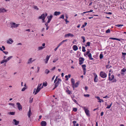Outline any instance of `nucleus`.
<instances>
[{"mask_svg": "<svg viewBox=\"0 0 126 126\" xmlns=\"http://www.w3.org/2000/svg\"><path fill=\"white\" fill-rule=\"evenodd\" d=\"M109 80L111 81L112 82H115L116 81V79L115 78L114 76L113 75H110V73H109Z\"/></svg>", "mask_w": 126, "mask_h": 126, "instance_id": "obj_1", "label": "nucleus"}, {"mask_svg": "<svg viewBox=\"0 0 126 126\" xmlns=\"http://www.w3.org/2000/svg\"><path fill=\"white\" fill-rule=\"evenodd\" d=\"M10 24L11 27L12 28H16L18 27L20 25L19 24H16L13 22H10Z\"/></svg>", "mask_w": 126, "mask_h": 126, "instance_id": "obj_2", "label": "nucleus"}, {"mask_svg": "<svg viewBox=\"0 0 126 126\" xmlns=\"http://www.w3.org/2000/svg\"><path fill=\"white\" fill-rule=\"evenodd\" d=\"M43 88V86H42L41 88H39L37 87V88L35 92V91L36 90V89L34 88V91L33 93H34V94L35 95L37 93H38L40 90L42 89Z\"/></svg>", "mask_w": 126, "mask_h": 126, "instance_id": "obj_3", "label": "nucleus"}, {"mask_svg": "<svg viewBox=\"0 0 126 126\" xmlns=\"http://www.w3.org/2000/svg\"><path fill=\"white\" fill-rule=\"evenodd\" d=\"M100 76L103 78H105L107 76L106 73L103 71H101L100 72Z\"/></svg>", "mask_w": 126, "mask_h": 126, "instance_id": "obj_4", "label": "nucleus"}, {"mask_svg": "<svg viewBox=\"0 0 126 126\" xmlns=\"http://www.w3.org/2000/svg\"><path fill=\"white\" fill-rule=\"evenodd\" d=\"M35 60V59H33L32 58H30L28 59L27 63L28 64H31Z\"/></svg>", "mask_w": 126, "mask_h": 126, "instance_id": "obj_5", "label": "nucleus"}, {"mask_svg": "<svg viewBox=\"0 0 126 126\" xmlns=\"http://www.w3.org/2000/svg\"><path fill=\"white\" fill-rule=\"evenodd\" d=\"M47 16V13H45V14H43L41 16L38 17V18L42 19H45Z\"/></svg>", "mask_w": 126, "mask_h": 126, "instance_id": "obj_6", "label": "nucleus"}, {"mask_svg": "<svg viewBox=\"0 0 126 126\" xmlns=\"http://www.w3.org/2000/svg\"><path fill=\"white\" fill-rule=\"evenodd\" d=\"M18 109L19 111H21L22 110V107L20 103L19 102H17L16 103Z\"/></svg>", "mask_w": 126, "mask_h": 126, "instance_id": "obj_7", "label": "nucleus"}, {"mask_svg": "<svg viewBox=\"0 0 126 126\" xmlns=\"http://www.w3.org/2000/svg\"><path fill=\"white\" fill-rule=\"evenodd\" d=\"M84 59L82 57H80L79 58V64L80 65L82 64L83 63Z\"/></svg>", "mask_w": 126, "mask_h": 126, "instance_id": "obj_8", "label": "nucleus"}, {"mask_svg": "<svg viewBox=\"0 0 126 126\" xmlns=\"http://www.w3.org/2000/svg\"><path fill=\"white\" fill-rule=\"evenodd\" d=\"M61 81V80L59 78L58 79L57 82L56 83L55 85V87L53 90L57 87L59 85L60 82Z\"/></svg>", "mask_w": 126, "mask_h": 126, "instance_id": "obj_9", "label": "nucleus"}, {"mask_svg": "<svg viewBox=\"0 0 126 126\" xmlns=\"http://www.w3.org/2000/svg\"><path fill=\"white\" fill-rule=\"evenodd\" d=\"M79 84V82L78 81L76 83H74L73 85H72V87L73 88H76L77 87Z\"/></svg>", "mask_w": 126, "mask_h": 126, "instance_id": "obj_10", "label": "nucleus"}, {"mask_svg": "<svg viewBox=\"0 0 126 126\" xmlns=\"http://www.w3.org/2000/svg\"><path fill=\"white\" fill-rule=\"evenodd\" d=\"M14 42L13 40L11 38H9L7 41V43L9 44H12Z\"/></svg>", "mask_w": 126, "mask_h": 126, "instance_id": "obj_11", "label": "nucleus"}, {"mask_svg": "<svg viewBox=\"0 0 126 126\" xmlns=\"http://www.w3.org/2000/svg\"><path fill=\"white\" fill-rule=\"evenodd\" d=\"M82 68L83 69V71H84V73L83 74L84 75H85L86 73V66L85 64L82 65Z\"/></svg>", "mask_w": 126, "mask_h": 126, "instance_id": "obj_12", "label": "nucleus"}, {"mask_svg": "<svg viewBox=\"0 0 126 126\" xmlns=\"http://www.w3.org/2000/svg\"><path fill=\"white\" fill-rule=\"evenodd\" d=\"M69 36L72 37L74 36V35L73 34L70 33L67 34L65 35V37H68Z\"/></svg>", "mask_w": 126, "mask_h": 126, "instance_id": "obj_13", "label": "nucleus"}, {"mask_svg": "<svg viewBox=\"0 0 126 126\" xmlns=\"http://www.w3.org/2000/svg\"><path fill=\"white\" fill-rule=\"evenodd\" d=\"M32 112L30 108L29 111L27 113V115L28 117L30 118V116L32 115Z\"/></svg>", "mask_w": 126, "mask_h": 126, "instance_id": "obj_14", "label": "nucleus"}, {"mask_svg": "<svg viewBox=\"0 0 126 126\" xmlns=\"http://www.w3.org/2000/svg\"><path fill=\"white\" fill-rule=\"evenodd\" d=\"M50 56V55L49 56L47 55L46 56V59L44 60V61L46 63H47L48 61Z\"/></svg>", "mask_w": 126, "mask_h": 126, "instance_id": "obj_15", "label": "nucleus"}, {"mask_svg": "<svg viewBox=\"0 0 126 126\" xmlns=\"http://www.w3.org/2000/svg\"><path fill=\"white\" fill-rule=\"evenodd\" d=\"M94 81L95 82H97L98 81L97 76L95 73L94 74Z\"/></svg>", "mask_w": 126, "mask_h": 126, "instance_id": "obj_16", "label": "nucleus"}, {"mask_svg": "<svg viewBox=\"0 0 126 126\" xmlns=\"http://www.w3.org/2000/svg\"><path fill=\"white\" fill-rule=\"evenodd\" d=\"M89 52L87 51V55H88L89 59L91 60H93V58L92 57V55L91 53H89Z\"/></svg>", "mask_w": 126, "mask_h": 126, "instance_id": "obj_17", "label": "nucleus"}, {"mask_svg": "<svg viewBox=\"0 0 126 126\" xmlns=\"http://www.w3.org/2000/svg\"><path fill=\"white\" fill-rule=\"evenodd\" d=\"M126 71V68H124L121 70V74L123 75L124 76L125 75L124 72Z\"/></svg>", "mask_w": 126, "mask_h": 126, "instance_id": "obj_18", "label": "nucleus"}, {"mask_svg": "<svg viewBox=\"0 0 126 126\" xmlns=\"http://www.w3.org/2000/svg\"><path fill=\"white\" fill-rule=\"evenodd\" d=\"M53 17V16L52 15L50 16H47V18L48 19V20L47 21V23H49L50 21L52 18Z\"/></svg>", "mask_w": 126, "mask_h": 126, "instance_id": "obj_19", "label": "nucleus"}, {"mask_svg": "<svg viewBox=\"0 0 126 126\" xmlns=\"http://www.w3.org/2000/svg\"><path fill=\"white\" fill-rule=\"evenodd\" d=\"M13 122L14 123H13L15 125H17L18 124L19 122L18 121H16L15 119H14L13 120Z\"/></svg>", "mask_w": 126, "mask_h": 126, "instance_id": "obj_20", "label": "nucleus"}, {"mask_svg": "<svg viewBox=\"0 0 126 126\" xmlns=\"http://www.w3.org/2000/svg\"><path fill=\"white\" fill-rule=\"evenodd\" d=\"M47 125V123L45 121H42L41 123V125L42 126H46Z\"/></svg>", "mask_w": 126, "mask_h": 126, "instance_id": "obj_21", "label": "nucleus"}, {"mask_svg": "<svg viewBox=\"0 0 126 126\" xmlns=\"http://www.w3.org/2000/svg\"><path fill=\"white\" fill-rule=\"evenodd\" d=\"M61 14V13L60 12L55 11L54 12V15L55 16H57Z\"/></svg>", "mask_w": 126, "mask_h": 126, "instance_id": "obj_22", "label": "nucleus"}, {"mask_svg": "<svg viewBox=\"0 0 126 126\" xmlns=\"http://www.w3.org/2000/svg\"><path fill=\"white\" fill-rule=\"evenodd\" d=\"M73 48L74 50V51H76L78 49L77 46L75 45H74L73 46Z\"/></svg>", "mask_w": 126, "mask_h": 126, "instance_id": "obj_23", "label": "nucleus"}, {"mask_svg": "<svg viewBox=\"0 0 126 126\" xmlns=\"http://www.w3.org/2000/svg\"><path fill=\"white\" fill-rule=\"evenodd\" d=\"M6 12V10L4 8H0V13L1 12L4 13Z\"/></svg>", "mask_w": 126, "mask_h": 126, "instance_id": "obj_24", "label": "nucleus"}, {"mask_svg": "<svg viewBox=\"0 0 126 126\" xmlns=\"http://www.w3.org/2000/svg\"><path fill=\"white\" fill-rule=\"evenodd\" d=\"M109 39H112L113 40H116L119 41H120V39L118 38H116L114 37H110Z\"/></svg>", "mask_w": 126, "mask_h": 126, "instance_id": "obj_25", "label": "nucleus"}, {"mask_svg": "<svg viewBox=\"0 0 126 126\" xmlns=\"http://www.w3.org/2000/svg\"><path fill=\"white\" fill-rule=\"evenodd\" d=\"M45 48V47H43L42 46L39 47L38 48V50H42Z\"/></svg>", "mask_w": 126, "mask_h": 126, "instance_id": "obj_26", "label": "nucleus"}, {"mask_svg": "<svg viewBox=\"0 0 126 126\" xmlns=\"http://www.w3.org/2000/svg\"><path fill=\"white\" fill-rule=\"evenodd\" d=\"M7 62V61L6 60V59H4L3 60L0 62V63L1 64L4 63H6Z\"/></svg>", "mask_w": 126, "mask_h": 126, "instance_id": "obj_27", "label": "nucleus"}, {"mask_svg": "<svg viewBox=\"0 0 126 126\" xmlns=\"http://www.w3.org/2000/svg\"><path fill=\"white\" fill-rule=\"evenodd\" d=\"M112 103H111V104H110V105H107V106L106 107V109H109L111 107V106H112Z\"/></svg>", "mask_w": 126, "mask_h": 126, "instance_id": "obj_28", "label": "nucleus"}, {"mask_svg": "<svg viewBox=\"0 0 126 126\" xmlns=\"http://www.w3.org/2000/svg\"><path fill=\"white\" fill-rule=\"evenodd\" d=\"M13 58V56H11L8 57L6 59H5L7 61V62L9 61L10 59H11Z\"/></svg>", "mask_w": 126, "mask_h": 126, "instance_id": "obj_29", "label": "nucleus"}, {"mask_svg": "<svg viewBox=\"0 0 126 126\" xmlns=\"http://www.w3.org/2000/svg\"><path fill=\"white\" fill-rule=\"evenodd\" d=\"M71 82L72 83V85H73L75 83V80L73 78L72 79H71Z\"/></svg>", "mask_w": 126, "mask_h": 126, "instance_id": "obj_30", "label": "nucleus"}, {"mask_svg": "<svg viewBox=\"0 0 126 126\" xmlns=\"http://www.w3.org/2000/svg\"><path fill=\"white\" fill-rule=\"evenodd\" d=\"M67 41V39L63 40V41H62L61 42L59 43L61 45H62L64 43V42H65Z\"/></svg>", "mask_w": 126, "mask_h": 126, "instance_id": "obj_31", "label": "nucleus"}, {"mask_svg": "<svg viewBox=\"0 0 126 126\" xmlns=\"http://www.w3.org/2000/svg\"><path fill=\"white\" fill-rule=\"evenodd\" d=\"M66 92L67 93L69 94H72L71 91H70L68 89L67 90H66Z\"/></svg>", "mask_w": 126, "mask_h": 126, "instance_id": "obj_32", "label": "nucleus"}, {"mask_svg": "<svg viewBox=\"0 0 126 126\" xmlns=\"http://www.w3.org/2000/svg\"><path fill=\"white\" fill-rule=\"evenodd\" d=\"M47 83L46 82H44L43 84V86H44V87H46L47 86Z\"/></svg>", "mask_w": 126, "mask_h": 126, "instance_id": "obj_33", "label": "nucleus"}, {"mask_svg": "<svg viewBox=\"0 0 126 126\" xmlns=\"http://www.w3.org/2000/svg\"><path fill=\"white\" fill-rule=\"evenodd\" d=\"M115 26H117L118 27H121L123 26V24H118L116 25Z\"/></svg>", "mask_w": 126, "mask_h": 126, "instance_id": "obj_34", "label": "nucleus"}, {"mask_svg": "<svg viewBox=\"0 0 126 126\" xmlns=\"http://www.w3.org/2000/svg\"><path fill=\"white\" fill-rule=\"evenodd\" d=\"M49 72V71L47 69H46L45 70V73L47 74H48Z\"/></svg>", "mask_w": 126, "mask_h": 126, "instance_id": "obj_35", "label": "nucleus"}, {"mask_svg": "<svg viewBox=\"0 0 126 126\" xmlns=\"http://www.w3.org/2000/svg\"><path fill=\"white\" fill-rule=\"evenodd\" d=\"M90 116V114L89 111L87 110V116Z\"/></svg>", "mask_w": 126, "mask_h": 126, "instance_id": "obj_36", "label": "nucleus"}, {"mask_svg": "<svg viewBox=\"0 0 126 126\" xmlns=\"http://www.w3.org/2000/svg\"><path fill=\"white\" fill-rule=\"evenodd\" d=\"M110 30L109 29H108L106 31V33H110Z\"/></svg>", "mask_w": 126, "mask_h": 126, "instance_id": "obj_37", "label": "nucleus"}, {"mask_svg": "<svg viewBox=\"0 0 126 126\" xmlns=\"http://www.w3.org/2000/svg\"><path fill=\"white\" fill-rule=\"evenodd\" d=\"M86 51L85 49V47L84 46L82 47V51L83 52H85Z\"/></svg>", "mask_w": 126, "mask_h": 126, "instance_id": "obj_38", "label": "nucleus"}, {"mask_svg": "<svg viewBox=\"0 0 126 126\" xmlns=\"http://www.w3.org/2000/svg\"><path fill=\"white\" fill-rule=\"evenodd\" d=\"M122 54L123 56L124 57V58H125V56L126 55V53L122 52Z\"/></svg>", "mask_w": 126, "mask_h": 126, "instance_id": "obj_39", "label": "nucleus"}, {"mask_svg": "<svg viewBox=\"0 0 126 126\" xmlns=\"http://www.w3.org/2000/svg\"><path fill=\"white\" fill-rule=\"evenodd\" d=\"M64 15H61L60 17V18H62L63 19H64Z\"/></svg>", "mask_w": 126, "mask_h": 126, "instance_id": "obj_40", "label": "nucleus"}, {"mask_svg": "<svg viewBox=\"0 0 126 126\" xmlns=\"http://www.w3.org/2000/svg\"><path fill=\"white\" fill-rule=\"evenodd\" d=\"M81 38L83 39V41H82L83 43H84L85 41V37L84 36H82L81 37Z\"/></svg>", "mask_w": 126, "mask_h": 126, "instance_id": "obj_41", "label": "nucleus"}, {"mask_svg": "<svg viewBox=\"0 0 126 126\" xmlns=\"http://www.w3.org/2000/svg\"><path fill=\"white\" fill-rule=\"evenodd\" d=\"M103 56L102 54H100L99 55V57L100 59H101L103 58Z\"/></svg>", "mask_w": 126, "mask_h": 126, "instance_id": "obj_42", "label": "nucleus"}, {"mask_svg": "<svg viewBox=\"0 0 126 126\" xmlns=\"http://www.w3.org/2000/svg\"><path fill=\"white\" fill-rule=\"evenodd\" d=\"M33 8L34 9H36L37 10H38L39 9L38 8L37 6H35L33 7Z\"/></svg>", "mask_w": 126, "mask_h": 126, "instance_id": "obj_43", "label": "nucleus"}, {"mask_svg": "<svg viewBox=\"0 0 126 126\" xmlns=\"http://www.w3.org/2000/svg\"><path fill=\"white\" fill-rule=\"evenodd\" d=\"M77 109L76 108H73V110L74 112H76L77 111Z\"/></svg>", "mask_w": 126, "mask_h": 126, "instance_id": "obj_44", "label": "nucleus"}, {"mask_svg": "<svg viewBox=\"0 0 126 126\" xmlns=\"http://www.w3.org/2000/svg\"><path fill=\"white\" fill-rule=\"evenodd\" d=\"M42 85V84L41 83L40 84H39L38 85L37 87L39 88H41V86Z\"/></svg>", "mask_w": 126, "mask_h": 126, "instance_id": "obj_45", "label": "nucleus"}, {"mask_svg": "<svg viewBox=\"0 0 126 126\" xmlns=\"http://www.w3.org/2000/svg\"><path fill=\"white\" fill-rule=\"evenodd\" d=\"M85 25H83L81 27V28H83L85 26H86L87 25V23L85 22Z\"/></svg>", "mask_w": 126, "mask_h": 126, "instance_id": "obj_46", "label": "nucleus"}, {"mask_svg": "<svg viewBox=\"0 0 126 126\" xmlns=\"http://www.w3.org/2000/svg\"><path fill=\"white\" fill-rule=\"evenodd\" d=\"M98 102L100 103H101L102 102H103L104 101L100 99L99 100V101H98Z\"/></svg>", "mask_w": 126, "mask_h": 126, "instance_id": "obj_47", "label": "nucleus"}, {"mask_svg": "<svg viewBox=\"0 0 126 126\" xmlns=\"http://www.w3.org/2000/svg\"><path fill=\"white\" fill-rule=\"evenodd\" d=\"M9 104L10 105H11L12 106L14 107L15 106V104L14 103H9Z\"/></svg>", "mask_w": 126, "mask_h": 126, "instance_id": "obj_48", "label": "nucleus"}, {"mask_svg": "<svg viewBox=\"0 0 126 126\" xmlns=\"http://www.w3.org/2000/svg\"><path fill=\"white\" fill-rule=\"evenodd\" d=\"M111 67L109 65H107L106 66V68H110Z\"/></svg>", "mask_w": 126, "mask_h": 126, "instance_id": "obj_49", "label": "nucleus"}, {"mask_svg": "<svg viewBox=\"0 0 126 126\" xmlns=\"http://www.w3.org/2000/svg\"><path fill=\"white\" fill-rule=\"evenodd\" d=\"M15 112H10V114L11 115H14Z\"/></svg>", "mask_w": 126, "mask_h": 126, "instance_id": "obj_50", "label": "nucleus"}, {"mask_svg": "<svg viewBox=\"0 0 126 126\" xmlns=\"http://www.w3.org/2000/svg\"><path fill=\"white\" fill-rule=\"evenodd\" d=\"M76 121H73V124L74 126L75 125V124L76 123Z\"/></svg>", "mask_w": 126, "mask_h": 126, "instance_id": "obj_51", "label": "nucleus"}, {"mask_svg": "<svg viewBox=\"0 0 126 126\" xmlns=\"http://www.w3.org/2000/svg\"><path fill=\"white\" fill-rule=\"evenodd\" d=\"M26 87H24L22 89L21 91H24L26 90Z\"/></svg>", "mask_w": 126, "mask_h": 126, "instance_id": "obj_52", "label": "nucleus"}, {"mask_svg": "<svg viewBox=\"0 0 126 126\" xmlns=\"http://www.w3.org/2000/svg\"><path fill=\"white\" fill-rule=\"evenodd\" d=\"M109 98V97L107 95H106L105 96L103 97V98Z\"/></svg>", "mask_w": 126, "mask_h": 126, "instance_id": "obj_53", "label": "nucleus"}, {"mask_svg": "<svg viewBox=\"0 0 126 126\" xmlns=\"http://www.w3.org/2000/svg\"><path fill=\"white\" fill-rule=\"evenodd\" d=\"M3 52L4 53L6 54H7L8 53V52L7 51H3Z\"/></svg>", "mask_w": 126, "mask_h": 126, "instance_id": "obj_54", "label": "nucleus"}, {"mask_svg": "<svg viewBox=\"0 0 126 126\" xmlns=\"http://www.w3.org/2000/svg\"><path fill=\"white\" fill-rule=\"evenodd\" d=\"M65 78H66V80H67L68 79V77L67 75H66L65 76Z\"/></svg>", "mask_w": 126, "mask_h": 126, "instance_id": "obj_55", "label": "nucleus"}, {"mask_svg": "<svg viewBox=\"0 0 126 126\" xmlns=\"http://www.w3.org/2000/svg\"><path fill=\"white\" fill-rule=\"evenodd\" d=\"M90 43L89 42H87V46H90Z\"/></svg>", "mask_w": 126, "mask_h": 126, "instance_id": "obj_56", "label": "nucleus"}, {"mask_svg": "<svg viewBox=\"0 0 126 126\" xmlns=\"http://www.w3.org/2000/svg\"><path fill=\"white\" fill-rule=\"evenodd\" d=\"M84 111H85V112L86 114H87V109L85 108H84Z\"/></svg>", "mask_w": 126, "mask_h": 126, "instance_id": "obj_57", "label": "nucleus"}, {"mask_svg": "<svg viewBox=\"0 0 126 126\" xmlns=\"http://www.w3.org/2000/svg\"><path fill=\"white\" fill-rule=\"evenodd\" d=\"M95 97L97 99V100H98L100 99V97H99V96H96V97Z\"/></svg>", "mask_w": 126, "mask_h": 126, "instance_id": "obj_58", "label": "nucleus"}, {"mask_svg": "<svg viewBox=\"0 0 126 126\" xmlns=\"http://www.w3.org/2000/svg\"><path fill=\"white\" fill-rule=\"evenodd\" d=\"M45 43H43L42 44V46L43 47H45Z\"/></svg>", "mask_w": 126, "mask_h": 126, "instance_id": "obj_59", "label": "nucleus"}, {"mask_svg": "<svg viewBox=\"0 0 126 126\" xmlns=\"http://www.w3.org/2000/svg\"><path fill=\"white\" fill-rule=\"evenodd\" d=\"M64 20L65 21V22H66V24H67V23L69 22V21L67 20V19H64Z\"/></svg>", "mask_w": 126, "mask_h": 126, "instance_id": "obj_60", "label": "nucleus"}, {"mask_svg": "<svg viewBox=\"0 0 126 126\" xmlns=\"http://www.w3.org/2000/svg\"><path fill=\"white\" fill-rule=\"evenodd\" d=\"M55 68H56L55 67H54L52 69H51V70L53 71V70H54Z\"/></svg>", "mask_w": 126, "mask_h": 126, "instance_id": "obj_61", "label": "nucleus"}, {"mask_svg": "<svg viewBox=\"0 0 126 126\" xmlns=\"http://www.w3.org/2000/svg\"><path fill=\"white\" fill-rule=\"evenodd\" d=\"M37 68H38V70L37 71V72L38 73L39 71V69H40V68L39 67H37Z\"/></svg>", "mask_w": 126, "mask_h": 126, "instance_id": "obj_62", "label": "nucleus"}, {"mask_svg": "<svg viewBox=\"0 0 126 126\" xmlns=\"http://www.w3.org/2000/svg\"><path fill=\"white\" fill-rule=\"evenodd\" d=\"M26 31H28L29 32H30V29H26L25 30Z\"/></svg>", "mask_w": 126, "mask_h": 126, "instance_id": "obj_63", "label": "nucleus"}, {"mask_svg": "<svg viewBox=\"0 0 126 126\" xmlns=\"http://www.w3.org/2000/svg\"><path fill=\"white\" fill-rule=\"evenodd\" d=\"M104 113L103 112H102L101 113V115L102 116L103 114Z\"/></svg>", "mask_w": 126, "mask_h": 126, "instance_id": "obj_64", "label": "nucleus"}]
</instances>
